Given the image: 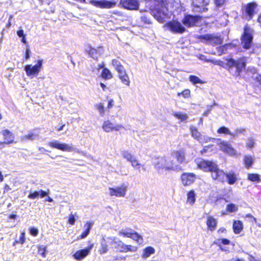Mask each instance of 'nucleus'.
Wrapping results in <instances>:
<instances>
[{
    "label": "nucleus",
    "instance_id": "c756f323",
    "mask_svg": "<svg viewBox=\"0 0 261 261\" xmlns=\"http://www.w3.org/2000/svg\"><path fill=\"white\" fill-rule=\"evenodd\" d=\"M232 228L234 233H240L243 229V223L240 220H234L233 222Z\"/></svg>",
    "mask_w": 261,
    "mask_h": 261
},
{
    "label": "nucleus",
    "instance_id": "3c124183",
    "mask_svg": "<svg viewBox=\"0 0 261 261\" xmlns=\"http://www.w3.org/2000/svg\"><path fill=\"white\" fill-rule=\"evenodd\" d=\"M245 253L248 255L249 261H261V259L256 258L254 256L248 252H245Z\"/></svg>",
    "mask_w": 261,
    "mask_h": 261
},
{
    "label": "nucleus",
    "instance_id": "c03bdc74",
    "mask_svg": "<svg viewBox=\"0 0 261 261\" xmlns=\"http://www.w3.org/2000/svg\"><path fill=\"white\" fill-rule=\"evenodd\" d=\"M174 116L177 119L182 121H186L188 118V115L181 112H175Z\"/></svg>",
    "mask_w": 261,
    "mask_h": 261
},
{
    "label": "nucleus",
    "instance_id": "dca6fc26",
    "mask_svg": "<svg viewBox=\"0 0 261 261\" xmlns=\"http://www.w3.org/2000/svg\"><path fill=\"white\" fill-rule=\"evenodd\" d=\"M155 168L158 170H174L173 162L171 161L169 164L166 157L161 159L155 165Z\"/></svg>",
    "mask_w": 261,
    "mask_h": 261
},
{
    "label": "nucleus",
    "instance_id": "c85d7f7f",
    "mask_svg": "<svg viewBox=\"0 0 261 261\" xmlns=\"http://www.w3.org/2000/svg\"><path fill=\"white\" fill-rule=\"evenodd\" d=\"M243 164L245 168L249 169L252 166L254 163V159L250 155H245L243 157Z\"/></svg>",
    "mask_w": 261,
    "mask_h": 261
},
{
    "label": "nucleus",
    "instance_id": "72a5a7b5",
    "mask_svg": "<svg viewBox=\"0 0 261 261\" xmlns=\"http://www.w3.org/2000/svg\"><path fill=\"white\" fill-rule=\"evenodd\" d=\"M189 129L191 135L193 138L197 140H199L201 139L202 135L196 127L191 126H190Z\"/></svg>",
    "mask_w": 261,
    "mask_h": 261
},
{
    "label": "nucleus",
    "instance_id": "680f3d73",
    "mask_svg": "<svg viewBox=\"0 0 261 261\" xmlns=\"http://www.w3.org/2000/svg\"><path fill=\"white\" fill-rule=\"evenodd\" d=\"M227 232V230L224 227H220L219 229L217 230V233L219 234L221 233H225Z\"/></svg>",
    "mask_w": 261,
    "mask_h": 261
},
{
    "label": "nucleus",
    "instance_id": "774afa93",
    "mask_svg": "<svg viewBox=\"0 0 261 261\" xmlns=\"http://www.w3.org/2000/svg\"><path fill=\"white\" fill-rule=\"evenodd\" d=\"M230 261H246L244 259L242 258H236L231 259Z\"/></svg>",
    "mask_w": 261,
    "mask_h": 261
},
{
    "label": "nucleus",
    "instance_id": "423d86ee",
    "mask_svg": "<svg viewBox=\"0 0 261 261\" xmlns=\"http://www.w3.org/2000/svg\"><path fill=\"white\" fill-rule=\"evenodd\" d=\"M202 19L200 15L185 14L182 19V23L187 28L197 26L198 22Z\"/></svg>",
    "mask_w": 261,
    "mask_h": 261
},
{
    "label": "nucleus",
    "instance_id": "338daca9",
    "mask_svg": "<svg viewBox=\"0 0 261 261\" xmlns=\"http://www.w3.org/2000/svg\"><path fill=\"white\" fill-rule=\"evenodd\" d=\"M245 131V128H240V129H237L236 130V134H238V133H243Z\"/></svg>",
    "mask_w": 261,
    "mask_h": 261
},
{
    "label": "nucleus",
    "instance_id": "f3484780",
    "mask_svg": "<svg viewBox=\"0 0 261 261\" xmlns=\"http://www.w3.org/2000/svg\"><path fill=\"white\" fill-rule=\"evenodd\" d=\"M93 247V244H90L88 247L76 251L73 255V257L77 260H80L86 257Z\"/></svg>",
    "mask_w": 261,
    "mask_h": 261
},
{
    "label": "nucleus",
    "instance_id": "09e8293b",
    "mask_svg": "<svg viewBox=\"0 0 261 261\" xmlns=\"http://www.w3.org/2000/svg\"><path fill=\"white\" fill-rule=\"evenodd\" d=\"M30 234L33 237H36L39 233V231L37 228L34 227H31L29 228Z\"/></svg>",
    "mask_w": 261,
    "mask_h": 261
},
{
    "label": "nucleus",
    "instance_id": "2eb2a0df",
    "mask_svg": "<svg viewBox=\"0 0 261 261\" xmlns=\"http://www.w3.org/2000/svg\"><path fill=\"white\" fill-rule=\"evenodd\" d=\"M119 6L129 10H136L139 8L138 0H120Z\"/></svg>",
    "mask_w": 261,
    "mask_h": 261
},
{
    "label": "nucleus",
    "instance_id": "4c0bfd02",
    "mask_svg": "<svg viewBox=\"0 0 261 261\" xmlns=\"http://www.w3.org/2000/svg\"><path fill=\"white\" fill-rule=\"evenodd\" d=\"M247 179L251 182H259L260 179V175L255 173H250L247 174Z\"/></svg>",
    "mask_w": 261,
    "mask_h": 261
},
{
    "label": "nucleus",
    "instance_id": "ddd939ff",
    "mask_svg": "<svg viewBox=\"0 0 261 261\" xmlns=\"http://www.w3.org/2000/svg\"><path fill=\"white\" fill-rule=\"evenodd\" d=\"M48 145L53 148H56L63 151H73L75 150L72 144L69 145L66 143H60L57 141H54L48 143Z\"/></svg>",
    "mask_w": 261,
    "mask_h": 261
},
{
    "label": "nucleus",
    "instance_id": "0e129e2a",
    "mask_svg": "<svg viewBox=\"0 0 261 261\" xmlns=\"http://www.w3.org/2000/svg\"><path fill=\"white\" fill-rule=\"evenodd\" d=\"M219 60H210V59H209V60H207V62H211V63H213L214 65H218V64H219Z\"/></svg>",
    "mask_w": 261,
    "mask_h": 261
},
{
    "label": "nucleus",
    "instance_id": "bb28decb",
    "mask_svg": "<svg viewBox=\"0 0 261 261\" xmlns=\"http://www.w3.org/2000/svg\"><path fill=\"white\" fill-rule=\"evenodd\" d=\"M38 128H35L30 131L27 135L23 136L21 137V141L24 142L27 140L33 141L39 136L38 133L36 132Z\"/></svg>",
    "mask_w": 261,
    "mask_h": 261
},
{
    "label": "nucleus",
    "instance_id": "052dcab7",
    "mask_svg": "<svg viewBox=\"0 0 261 261\" xmlns=\"http://www.w3.org/2000/svg\"><path fill=\"white\" fill-rule=\"evenodd\" d=\"M225 0H215V3L217 6H221L224 3Z\"/></svg>",
    "mask_w": 261,
    "mask_h": 261
},
{
    "label": "nucleus",
    "instance_id": "cd10ccee",
    "mask_svg": "<svg viewBox=\"0 0 261 261\" xmlns=\"http://www.w3.org/2000/svg\"><path fill=\"white\" fill-rule=\"evenodd\" d=\"M48 194V192L40 190L39 191L30 192L28 195V197L30 199H35L38 198L39 197L43 198Z\"/></svg>",
    "mask_w": 261,
    "mask_h": 261
},
{
    "label": "nucleus",
    "instance_id": "7ed1b4c3",
    "mask_svg": "<svg viewBox=\"0 0 261 261\" xmlns=\"http://www.w3.org/2000/svg\"><path fill=\"white\" fill-rule=\"evenodd\" d=\"M253 39V30L247 23L243 28V32L241 37L242 47L248 49L251 47Z\"/></svg>",
    "mask_w": 261,
    "mask_h": 261
},
{
    "label": "nucleus",
    "instance_id": "2f4dec72",
    "mask_svg": "<svg viewBox=\"0 0 261 261\" xmlns=\"http://www.w3.org/2000/svg\"><path fill=\"white\" fill-rule=\"evenodd\" d=\"M196 201V194L194 190H191L187 193V203L193 205Z\"/></svg>",
    "mask_w": 261,
    "mask_h": 261
},
{
    "label": "nucleus",
    "instance_id": "4be33fe9",
    "mask_svg": "<svg viewBox=\"0 0 261 261\" xmlns=\"http://www.w3.org/2000/svg\"><path fill=\"white\" fill-rule=\"evenodd\" d=\"M220 149L224 152L230 154H233L235 153V150L231 145L225 141H221L218 143Z\"/></svg>",
    "mask_w": 261,
    "mask_h": 261
},
{
    "label": "nucleus",
    "instance_id": "aec40b11",
    "mask_svg": "<svg viewBox=\"0 0 261 261\" xmlns=\"http://www.w3.org/2000/svg\"><path fill=\"white\" fill-rule=\"evenodd\" d=\"M102 127L106 132H110L113 130L119 131L121 129H124V127L121 124L114 125L112 122L109 120H106L103 122Z\"/></svg>",
    "mask_w": 261,
    "mask_h": 261
},
{
    "label": "nucleus",
    "instance_id": "8fccbe9b",
    "mask_svg": "<svg viewBox=\"0 0 261 261\" xmlns=\"http://www.w3.org/2000/svg\"><path fill=\"white\" fill-rule=\"evenodd\" d=\"M75 221L74 215L72 214H70L69 215V217L67 220V223L70 225H74Z\"/></svg>",
    "mask_w": 261,
    "mask_h": 261
},
{
    "label": "nucleus",
    "instance_id": "de8ad7c7",
    "mask_svg": "<svg viewBox=\"0 0 261 261\" xmlns=\"http://www.w3.org/2000/svg\"><path fill=\"white\" fill-rule=\"evenodd\" d=\"M96 107L99 111L100 115L103 116L105 114V109L102 103H99L96 106Z\"/></svg>",
    "mask_w": 261,
    "mask_h": 261
},
{
    "label": "nucleus",
    "instance_id": "b1692460",
    "mask_svg": "<svg viewBox=\"0 0 261 261\" xmlns=\"http://www.w3.org/2000/svg\"><path fill=\"white\" fill-rule=\"evenodd\" d=\"M172 154L179 164H182L185 162L186 153L184 149L174 150L173 151Z\"/></svg>",
    "mask_w": 261,
    "mask_h": 261
},
{
    "label": "nucleus",
    "instance_id": "13d9d810",
    "mask_svg": "<svg viewBox=\"0 0 261 261\" xmlns=\"http://www.w3.org/2000/svg\"><path fill=\"white\" fill-rule=\"evenodd\" d=\"M245 217L251 219L252 222H256V219L251 214H247Z\"/></svg>",
    "mask_w": 261,
    "mask_h": 261
},
{
    "label": "nucleus",
    "instance_id": "ea45409f",
    "mask_svg": "<svg viewBox=\"0 0 261 261\" xmlns=\"http://www.w3.org/2000/svg\"><path fill=\"white\" fill-rule=\"evenodd\" d=\"M220 248L221 247V244L224 245H227L230 244V241L229 240L226 238L219 239L217 240V242L215 243Z\"/></svg>",
    "mask_w": 261,
    "mask_h": 261
},
{
    "label": "nucleus",
    "instance_id": "f257e3e1",
    "mask_svg": "<svg viewBox=\"0 0 261 261\" xmlns=\"http://www.w3.org/2000/svg\"><path fill=\"white\" fill-rule=\"evenodd\" d=\"M196 165L198 168L204 172H210L212 179L215 181L221 183L226 181L228 185H232L238 181V173L232 170L225 172L212 160L201 159L196 162Z\"/></svg>",
    "mask_w": 261,
    "mask_h": 261
},
{
    "label": "nucleus",
    "instance_id": "e2e57ef3",
    "mask_svg": "<svg viewBox=\"0 0 261 261\" xmlns=\"http://www.w3.org/2000/svg\"><path fill=\"white\" fill-rule=\"evenodd\" d=\"M17 34L20 38L25 36L23 30H19L18 31H17Z\"/></svg>",
    "mask_w": 261,
    "mask_h": 261
},
{
    "label": "nucleus",
    "instance_id": "a19ab883",
    "mask_svg": "<svg viewBox=\"0 0 261 261\" xmlns=\"http://www.w3.org/2000/svg\"><path fill=\"white\" fill-rule=\"evenodd\" d=\"M237 206L234 203H229L226 205V211L227 212L232 213L238 211Z\"/></svg>",
    "mask_w": 261,
    "mask_h": 261
},
{
    "label": "nucleus",
    "instance_id": "6ab92c4d",
    "mask_svg": "<svg viewBox=\"0 0 261 261\" xmlns=\"http://www.w3.org/2000/svg\"><path fill=\"white\" fill-rule=\"evenodd\" d=\"M115 243L117 244L116 248L120 252H136L138 249L137 246L125 244L121 241L118 243L115 242Z\"/></svg>",
    "mask_w": 261,
    "mask_h": 261
},
{
    "label": "nucleus",
    "instance_id": "4468645a",
    "mask_svg": "<svg viewBox=\"0 0 261 261\" xmlns=\"http://www.w3.org/2000/svg\"><path fill=\"white\" fill-rule=\"evenodd\" d=\"M196 175L192 172H184L180 175V180L184 186H189L196 180Z\"/></svg>",
    "mask_w": 261,
    "mask_h": 261
},
{
    "label": "nucleus",
    "instance_id": "7c9ffc66",
    "mask_svg": "<svg viewBox=\"0 0 261 261\" xmlns=\"http://www.w3.org/2000/svg\"><path fill=\"white\" fill-rule=\"evenodd\" d=\"M86 53L88 54L90 57L97 60L98 59V55L99 54L97 49L92 47L91 45H89Z\"/></svg>",
    "mask_w": 261,
    "mask_h": 261
},
{
    "label": "nucleus",
    "instance_id": "e433bc0d",
    "mask_svg": "<svg viewBox=\"0 0 261 261\" xmlns=\"http://www.w3.org/2000/svg\"><path fill=\"white\" fill-rule=\"evenodd\" d=\"M112 65L114 67L115 69L117 72H119L125 69L123 66L121 64L120 62L117 59H113L112 60Z\"/></svg>",
    "mask_w": 261,
    "mask_h": 261
},
{
    "label": "nucleus",
    "instance_id": "37998d69",
    "mask_svg": "<svg viewBox=\"0 0 261 261\" xmlns=\"http://www.w3.org/2000/svg\"><path fill=\"white\" fill-rule=\"evenodd\" d=\"M190 81L193 84H202V81L197 76L191 75L189 76Z\"/></svg>",
    "mask_w": 261,
    "mask_h": 261
},
{
    "label": "nucleus",
    "instance_id": "0eeeda50",
    "mask_svg": "<svg viewBox=\"0 0 261 261\" xmlns=\"http://www.w3.org/2000/svg\"><path fill=\"white\" fill-rule=\"evenodd\" d=\"M42 66V60H39L37 64L34 66L31 64L27 65L25 66L24 70L26 72V74L28 76H37L39 74L40 70H41Z\"/></svg>",
    "mask_w": 261,
    "mask_h": 261
},
{
    "label": "nucleus",
    "instance_id": "20e7f679",
    "mask_svg": "<svg viewBox=\"0 0 261 261\" xmlns=\"http://www.w3.org/2000/svg\"><path fill=\"white\" fill-rule=\"evenodd\" d=\"M196 38L200 41L212 46L220 45L222 43L223 39L220 36L215 34H206L198 35Z\"/></svg>",
    "mask_w": 261,
    "mask_h": 261
},
{
    "label": "nucleus",
    "instance_id": "6e6d98bb",
    "mask_svg": "<svg viewBox=\"0 0 261 261\" xmlns=\"http://www.w3.org/2000/svg\"><path fill=\"white\" fill-rule=\"evenodd\" d=\"M31 52L29 46H27V48L25 49V59L28 60L30 58V54Z\"/></svg>",
    "mask_w": 261,
    "mask_h": 261
},
{
    "label": "nucleus",
    "instance_id": "bf43d9fd",
    "mask_svg": "<svg viewBox=\"0 0 261 261\" xmlns=\"http://www.w3.org/2000/svg\"><path fill=\"white\" fill-rule=\"evenodd\" d=\"M254 141L253 139H250L248 143H247V147L249 148H251L254 146Z\"/></svg>",
    "mask_w": 261,
    "mask_h": 261
},
{
    "label": "nucleus",
    "instance_id": "1a4fd4ad",
    "mask_svg": "<svg viewBox=\"0 0 261 261\" xmlns=\"http://www.w3.org/2000/svg\"><path fill=\"white\" fill-rule=\"evenodd\" d=\"M210 0H192V6L194 12L202 13L207 11L206 6L209 4Z\"/></svg>",
    "mask_w": 261,
    "mask_h": 261
},
{
    "label": "nucleus",
    "instance_id": "5701e85b",
    "mask_svg": "<svg viewBox=\"0 0 261 261\" xmlns=\"http://www.w3.org/2000/svg\"><path fill=\"white\" fill-rule=\"evenodd\" d=\"M205 223L207 230L213 232L215 231L217 228L218 221L217 219H216L214 216H208L206 218Z\"/></svg>",
    "mask_w": 261,
    "mask_h": 261
},
{
    "label": "nucleus",
    "instance_id": "39448f33",
    "mask_svg": "<svg viewBox=\"0 0 261 261\" xmlns=\"http://www.w3.org/2000/svg\"><path fill=\"white\" fill-rule=\"evenodd\" d=\"M258 7V5L255 1L248 3L242 9V14L248 20H251L257 13Z\"/></svg>",
    "mask_w": 261,
    "mask_h": 261
},
{
    "label": "nucleus",
    "instance_id": "9b49d317",
    "mask_svg": "<svg viewBox=\"0 0 261 261\" xmlns=\"http://www.w3.org/2000/svg\"><path fill=\"white\" fill-rule=\"evenodd\" d=\"M119 235L123 237L130 238L139 244H141L143 242V237L135 231L130 232L127 231L126 229H121L119 232Z\"/></svg>",
    "mask_w": 261,
    "mask_h": 261
},
{
    "label": "nucleus",
    "instance_id": "f8f14e48",
    "mask_svg": "<svg viewBox=\"0 0 261 261\" xmlns=\"http://www.w3.org/2000/svg\"><path fill=\"white\" fill-rule=\"evenodd\" d=\"M122 154L123 158L125 159L127 161L129 162L134 168H137L138 169L140 167H142L144 170H146V168L144 167V165H141L139 160L128 151H123L122 153Z\"/></svg>",
    "mask_w": 261,
    "mask_h": 261
},
{
    "label": "nucleus",
    "instance_id": "9d476101",
    "mask_svg": "<svg viewBox=\"0 0 261 261\" xmlns=\"http://www.w3.org/2000/svg\"><path fill=\"white\" fill-rule=\"evenodd\" d=\"M89 3L97 8L101 9H111L117 6V2L115 1L91 0L89 2Z\"/></svg>",
    "mask_w": 261,
    "mask_h": 261
},
{
    "label": "nucleus",
    "instance_id": "4d7b16f0",
    "mask_svg": "<svg viewBox=\"0 0 261 261\" xmlns=\"http://www.w3.org/2000/svg\"><path fill=\"white\" fill-rule=\"evenodd\" d=\"M25 233L22 232L19 238V243L21 244H23L25 242Z\"/></svg>",
    "mask_w": 261,
    "mask_h": 261
},
{
    "label": "nucleus",
    "instance_id": "58836bf2",
    "mask_svg": "<svg viewBox=\"0 0 261 261\" xmlns=\"http://www.w3.org/2000/svg\"><path fill=\"white\" fill-rule=\"evenodd\" d=\"M217 132L218 134H225V135H229L230 136H234V135L232 134L229 130L228 128L222 126L220 127L217 130Z\"/></svg>",
    "mask_w": 261,
    "mask_h": 261
},
{
    "label": "nucleus",
    "instance_id": "a211bd4d",
    "mask_svg": "<svg viewBox=\"0 0 261 261\" xmlns=\"http://www.w3.org/2000/svg\"><path fill=\"white\" fill-rule=\"evenodd\" d=\"M126 190L127 187L124 185L116 188H109L110 195L111 196L124 197Z\"/></svg>",
    "mask_w": 261,
    "mask_h": 261
},
{
    "label": "nucleus",
    "instance_id": "c9c22d12",
    "mask_svg": "<svg viewBox=\"0 0 261 261\" xmlns=\"http://www.w3.org/2000/svg\"><path fill=\"white\" fill-rule=\"evenodd\" d=\"M100 76L105 80H108L113 78V74L109 69L103 68L101 71Z\"/></svg>",
    "mask_w": 261,
    "mask_h": 261
},
{
    "label": "nucleus",
    "instance_id": "6e6552de",
    "mask_svg": "<svg viewBox=\"0 0 261 261\" xmlns=\"http://www.w3.org/2000/svg\"><path fill=\"white\" fill-rule=\"evenodd\" d=\"M165 26L169 30L176 34H182L186 31V29L182 25L181 23L176 20L169 21L165 24Z\"/></svg>",
    "mask_w": 261,
    "mask_h": 261
},
{
    "label": "nucleus",
    "instance_id": "393cba45",
    "mask_svg": "<svg viewBox=\"0 0 261 261\" xmlns=\"http://www.w3.org/2000/svg\"><path fill=\"white\" fill-rule=\"evenodd\" d=\"M152 12L153 16L160 23H163L164 21L166 13L161 10L159 8H155L153 9Z\"/></svg>",
    "mask_w": 261,
    "mask_h": 261
},
{
    "label": "nucleus",
    "instance_id": "603ef678",
    "mask_svg": "<svg viewBox=\"0 0 261 261\" xmlns=\"http://www.w3.org/2000/svg\"><path fill=\"white\" fill-rule=\"evenodd\" d=\"M255 82L256 83V86L261 91V75H258L255 78Z\"/></svg>",
    "mask_w": 261,
    "mask_h": 261
},
{
    "label": "nucleus",
    "instance_id": "412c9836",
    "mask_svg": "<svg viewBox=\"0 0 261 261\" xmlns=\"http://www.w3.org/2000/svg\"><path fill=\"white\" fill-rule=\"evenodd\" d=\"M3 136L4 142L3 144L10 145L15 143L14 135L9 129H3L2 132Z\"/></svg>",
    "mask_w": 261,
    "mask_h": 261
},
{
    "label": "nucleus",
    "instance_id": "f03ea898",
    "mask_svg": "<svg viewBox=\"0 0 261 261\" xmlns=\"http://www.w3.org/2000/svg\"><path fill=\"white\" fill-rule=\"evenodd\" d=\"M225 61L227 62L229 71L233 67L235 68L234 75L236 77L240 76L241 73L245 69L247 65V59L245 56H242L234 59L232 58H224Z\"/></svg>",
    "mask_w": 261,
    "mask_h": 261
},
{
    "label": "nucleus",
    "instance_id": "f704fd0d",
    "mask_svg": "<svg viewBox=\"0 0 261 261\" xmlns=\"http://www.w3.org/2000/svg\"><path fill=\"white\" fill-rule=\"evenodd\" d=\"M91 225L92 224L90 222H87L85 223V226L86 227V229L77 237L78 240L84 239L88 235L91 228Z\"/></svg>",
    "mask_w": 261,
    "mask_h": 261
},
{
    "label": "nucleus",
    "instance_id": "49530a36",
    "mask_svg": "<svg viewBox=\"0 0 261 261\" xmlns=\"http://www.w3.org/2000/svg\"><path fill=\"white\" fill-rule=\"evenodd\" d=\"M38 253L42 257H45V252L46 251V247L43 245H38Z\"/></svg>",
    "mask_w": 261,
    "mask_h": 261
},
{
    "label": "nucleus",
    "instance_id": "a878e982",
    "mask_svg": "<svg viewBox=\"0 0 261 261\" xmlns=\"http://www.w3.org/2000/svg\"><path fill=\"white\" fill-rule=\"evenodd\" d=\"M118 73V76L121 82L125 86H129L130 85V80L125 69L123 70Z\"/></svg>",
    "mask_w": 261,
    "mask_h": 261
},
{
    "label": "nucleus",
    "instance_id": "5fc2aeb1",
    "mask_svg": "<svg viewBox=\"0 0 261 261\" xmlns=\"http://www.w3.org/2000/svg\"><path fill=\"white\" fill-rule=\"evenodd\" d=\"M218 65L229 71V67H228V66L227 65V62L226 61V63H224L221 60H219Z\"/></svg>",
    "mask_w": 261,
    "mask_h": 261
},
{
    "label": "nucleus",
    "instance_id": "864d4df0",
    "mask_svg": "<svg viewBox=\"0 0 261 261\" xmlns=\"http://www.w3.org/2000/svg\"><path fill=\"white\" fill-rule=\"evenodd\" d=\"M114 101L112 98H110L108 100V103L107 105V109L108 111H110V110L114 106Z\"/></svg>",
    "mask_w": 261,
    "mask_h": 261
},
{
    "label": "nucleus",
    "instance_id": "79ce46f5",
    "mask_svg": "<svg viewBox=\"0 0 261 261\" xmlns=\"http://www.w3.org/2000/svg\"><path fill=\"white\" fill-rule=\"evenodd\" d=\"M181 95L184 98H189L191 97V91L189 89H184L181 92L177 93V96Z\"/></svg>",
    "mask_w": 261,
    "mask_h": 261
},
{
    "label": "nucleus",
    "instance_id": "473e14b6",
    "mask_svg": "<svg viewBox=\"0 0 261 261\" xmlns=\"http://www.w3.org/2000/svg\"><path fill=\"white\" fill-rule=\"evenodd\" d=\"M155 249L151 246H147L145 247L142 254V257L144 259L148 258L151 254H154Z\"/></svg>",
    "mask_w": 261,
    "mask_h": 261
},
{
    "label": "nucleus",
    "instance_id": "a18cd8bd",
    "mask_svg": "<svg viewBox=\"0 0 261 261\" xmlns=\"http://www.w3.org/2000/svg\"><path fill=\"white\" fill-rule=\"evenodd\" d=\"M108 251V246L106 244L105 241H104L101 244V247L99 249V252L100 254H104L106 253Z\"/></svg>",
    "mask_w": 261,
    "mask_h": 261
},
{
    "label": "nucleus",
    "instance_id": "69168bd1",
    "mask_svg": "<svg viewBox=\"0 0 261 261\" xmlns=\"http://www.w3.org/2000/svg\"><path fill=\"white\" fill-rule=\"evenodd\" d=\"M11 190V189L10 187V186L7 184H5L4 188V192H8V191H10Z\"/></svg>",
    "mask_w": 261,
    "mask_h": 261
}]
</instances>
